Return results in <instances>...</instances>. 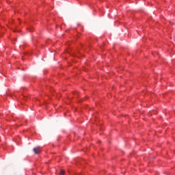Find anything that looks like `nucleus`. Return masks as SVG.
Returning a JSON list of instances; mask_svg holds the SVG:
<instances>
[{"label":"nucleus","mask_w":175,"mask_h":175,"mask_svg":"<svg viewBox=\"0 0 175 175\" xmlns=\"http://www.w3.org/2000/svg\"><path fill=\"white\" fill-rule=\"evenodd\" d=\"M33 151L35 154H40V148L36 147L33 149Z\"/></svg>","instance_id":"obj_1"},{"label":"nucleus","mask_w":175,"mask_h":175,"mask_svg":"<svg viewBox=\"0 0 175 175\" xmlns=\"http://www.w3.org/2000/svg\"><path fill=\"white\" fill-rule=\"evenodd\" d=\"M64 174H65V171L62 170V171L60 172V175H64Z\"/></svg>","instance_id":"obj_2"}]
</instances>
